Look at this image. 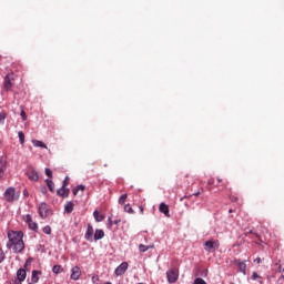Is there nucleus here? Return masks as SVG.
<instances>
[{
  "label": "nucleus",
  "instance_id": "nucleus-17",
  "mask_svg": "<svg viewBox=\"0 0 284 284\" xmlns=\"http://www.w3.org/2000/svg\"><path fill=\"white\" fill-rule=\"evenodd\" d=\"M64 212H67V214H72V212H74V202H68L64 205Z\"/></svg>",
  "mask_w": 284,
  "mask_h": 284
},
{
  "label": "nucleus",
  "instance_id": "nucleus-28",
  "mask_svg": "<svg viewBox=\"0 0 284 284\" xmlns=\"http://www.w3.org/2000/svg\"><path fill=\"white\" fill-rule=\"evenodd\" d=\"M124 212H126L128 214H134V209H132L130 204H125Z\"/></svg>",
  "mask_w": 284,
  "mask_h": 284
},
{
  "label": "nucleus",
  "instance_id": "nucleus-39",
  "mask_svg": "<svg viewBox=\"0 0 284 284\" xmlns=\"http://www.w3.org/2000/svg\"><path fill=\"white\" fill-rule=\"evenodd\" d=\"M75 189H77L78 191L81 190V192H84V191H85V185L80 184V185L75 186Z\"/></svg>",
  "mask_w": 284,
  "mask_h": 284
},
{
  "label": "nucleus",
  "instance_id": "nucleus-35",
  "mask_svg": "<svg viewBox=\"0 0 284 284\" xmlns=\"http://www.w3.org/2000/svg\"><path fill=\"white\" fill-rule=\"evenodd\" d=\"M24 221H26V223H28V225H29V223H32V216H31L30 214H27V215L24 216Z\"/></svg>",
  "mask_w": 284,
  "mask_h": 284
},
{
  "label": "nucleus",
  "instance_id": "nucleus-46",
  "mask_svg": "<svg viewBox=\"0 0 284 284\" xmlns=\"http://www.w3.org/2000/svg\"><path fill=\"white\" fill-rule=\"evenodd\" d=\"M201 194V192H197L195 194H193V196H199Z\"/></svg>",
  "mask_w": 284,
  "mask_h": 284
},
{
  "label": "nucleus",
  "instance_id": "nucleus-1",
  "mask_svg": "<svg viewBox=\"0 0 284 284\" xmlns=\"http://www.w3.org/2000/svg\"><path fill=\"white\" fill-rule=\"evenodd\" d=\"M8 242L6 244L7 250H12L13 254H21L26 250V243L23 242V232L9 230L7 232Z\"/></svg>",
  "mask_w": 284,
  "mask_h": 284
},
{
  "label": "nucleus",
  "instance_id": "nucleus-19",
  "mask_svg": "<svg viewBox=\"0 0 284 284\" xmlns=\"http://www.w3.org/2000/svg\"><path fill=\"white\" fill-rule=\"evenodd\" d=\"M93 216H94L97 223H101V221H103L105 219V215L100 214L99 211H94Z\"/></svg>",
  "mask_w": 284,
  "mask_h": 284
},
{
  "label": "nucleus",
  "instance_id": "nucleus-5",
  "mask_svg": "<svg viewBox=\"0 0 284 284\" xmlns=\"http://www.w3.org/2000/svg\"><path fill=\"white\" fill-rule=\"evenodd\" d=\"M166 278L169 283L179 281V268H171L166 272Z\"/></svg>",
  "mask_w": 284,
  "mask_h": 284
},
{
  "label": "nucleus",
  "instance_id": "nucleus-47",
  "mask_svg": "<svg viewBox=\"0 0 284 284\" xmlns=\"http://www.w3.org/2000/svg\"><path fill=\"white\" fill-rule=\"evenodd\" d=\"M140 212L141 214H143V206H140Z\"/></svg>",
  "mask_w": 284,
  "mask_h": 284
},
{
  "label": "nucleus",
  "instance_id": "nucleus-41",
  "mask_svg": "<svg viewBox=\"0 0 284 284\" xmlns=\"http://www.w3.org/2000/svg\"><path fill=\"white\" fill-rule=\"evenodd\" d=\"M207 185H214V179H209L207 180Z\"/></svg>",
  "mask_w": 284,
  "mask_h": 284
},
{
  "label": "nucleus",
  "instance_id": "nucleus-34",
  "mask_svg": "<svg viewBox=\"0 0 284 284\" xmlns=\"http://www.w3.org/2000/svg\"><path fill=\"white\" fill-rule=\"evenodd\" d=\"M68 185H70V178H65L62 184V187H68Z\"/></svg>",
  "mask_w": 284,
  "mask_h": 284
},
{
  "label": "nucleus",
  "instance_id": "nucleus-21",
  "mask_svg": "<svg viewBox=\"0 0 284 284\" xmlns=\"http://www.w3.org/2000/svg\"><path fill=\"white\" fill-rule=\"evenodd\" d=\"M47 187L49 189L50 192H54V182L52 180L48 179L45 180Z\"/></svg>",
  "mask_w": 284,
  "mask_h": 284
},
{
  "label": "nucleus",
  "instance_id": "nucleus-22",
  "mask_svg": "<svg viewBox=\"0 0 284 284\" xmlns=\"http://www.w3.org/2000/svg\"><path fill=\"white\" fill-rule=\"evenodd\" d=\"M29 230H32L33 232H37L39 230V224H37L34 221L29 222Z\"/></svg>",
  "mask_w": 284,
  "mask_h": 284
},
{
  "label": "nucleus",
  "instance_id": "nucleus-8",
  "mask_svg": "<svg viewBox=\"0 0 284 284\" xmlns=\"http://www.w3.org/2000/svg\"><path fill=\"white\" fill-rule=\"evenodd\" d=\"M84 239L87 241H90V243H92V241H94V227L92 226V224H88L87 232L84 234Z\"/></svg>",
  "mask_w": 284,
  "mask_h": 284
},
{
  "label": "nucleus",
  "instance_id": "nucleus-23",
  "mask_svg": "<svg viewBox=\"0 0 284 284\" xmlns=\"http://www.w3.org/2000/svg\"><path fill=\"white\" fill-rule=\"evenodd\" d=\"M18 136L21 145H23L26 143V134L23 133V131H19Z\"/></svg>",
  "mask_w": 284,
  "mask_h": 284
},
{
  "label": "nucleus",
  "instance_id": "nucleus-44",
  "mask_svg": "<svg viewBox=\"0 0 284 284\" xmlns=\"http://www.w3.org/2000/svg\"><path fill=\"white\" fill-rule=\"evenodd\" d=\"M261 261H262L261 257H257L254 260V263H257V265H258L261 263Z\"/></svg>",
  "mask_w": 284,
  "mask_h": 284
},
{
  "label": "nucleus",
  "instance_id": "nucleus-48",
  "mask_svg": "<svg viewBox=\"0 0 284 284\" xmlns=\"http://www.w3.org/2000/svg\"><path fill=\"white\" fill-rule=\"evenodd\" d=\"M233 201H236V197H234Z\"/></svg>",
  "mask_w": 284,
  "mask_h": 284
},
{
  "label": "nucleus",
  "instance_id": "nucleus-2",
  "mask_svg": "<svg viewBox=\"0 0 284 284\" xmlns=\"http://www.w3.org/2000/svg\"><path fill=\"white\" fill-rule=\"evenodd\" d=\"M221 247V243L219 240H209L204 243V250L205 252H216Z\"/></svg>",
  "mask_w": 284,
  "mask_h": 284
},
{
  "label": "nucleus",
  "instance_id": "nucleus-26",
  "mask_svg": "<svg viewBox=\"0 0 284 284\" xmlns=\"http://www.w3.org/2000/svg\"><path fill=\"white\" fill-rule=\"evenodd\" d=\"M128 201V194H122L120 197H119V204L120 205H125V202Z\"/></svg>",
  "mask_w": 284,
  "mask_h": 284
},
{
  "label": "nucleus",
  "instance_id": "nucleus-11",
  "mask_svg": "<svg viewBox=\"0 0 284 284\" xmlns=\"http://www.w3.org/2000/svg\"><path fill=\"white\" fill-rule=\"evenodd\" d=\"M80 277H81V268L79 266H74L71 270V280L79 281Z\"/></svg>",
  "mask_w": 284,
  "mask_h": 284
},
{
  "label": "nucleus",
  "instance_id": "nucleus-7",
  "mask_svg": "<svg viewBox=\"0 0 284 284\" xmlns=\"http://www.w3.org/2000/svg\"><path fill=\"white\" fill-rule=\"evenodd\" d=\"M129 264L128 262H122L114 271L115 276H123L128 272Z\"/></svg>",
  "mask_w": 284,
  "mask_h": 284
},
{
  "label": "nucleus",
  "instance_id": "nucleus-32",
  "mask_svg": "<svg viewBox=\"0 0 284 284\" xmlns=\"http://www.w3.org/2000/svg\"><path fill=\"white\" fill-rule=\"evenodd\" d=\"M3 261H6V252L2 247H0V263H2Z\"/></svg>",
  "mask_w": 284,
  "mask_h": 284
},
{
  "label": "nucleus",
  "instance_id": "nucleus-18",
  "mask_svg": "<svg viewBox=\"0 0 284 284\" xmlns=\"http://www.w3.org/2000/svg\"><path fill=\"white\" fill-rule=\"evenodd\" d=\"M41 271H32L31 281L32 283H39V276H41Z\"/></svg>",
  "mask_w": 284,
  "mask_h": 284
},
{
  "label": "nucleus",
  "instance_id": "nucleus-13",
  "mask_svg": "<svg viewBox=\"0 0 284 284\" xmlns=\"http://www.w3.org/2000/svg\"><path fill=\"white\" fill-rule=\"evenodd\" d=\"M161 214H164L168 219H170V206L165 203H161L159 207Z\"/></svg>",
  "mask_w": 284,
  "mask_h": 284
},
{
  "label": "nucleus",
  "instance_id": "nucleus-33",
  "mask_svg": "<svg viewBox=\"0 0 284 284\" xmlns=\"http://www.w3.org/2000/svg\"><path fill=\"white\" fill-rule=\"evenodd\" d=\"M193 284H207V282H205V280L197 277L194 280Z\"/></svg>",
  "mask_w": 284,
  "mask_h": 284
},
{
  "label": "nucleus",
  "instance_id": "nucleus-31",
  "mask_svg": "<svg viewBox=\"0 0 284 284\" xmlns=\"http://www.w3.org/2000/svg\"><path fill=\"white\" fill-rule=\"evenodd\" d=\"M42 232L44 234H52V227H50V225H47L43 227Z\"/></svg>",
  "mask_w": 284,
  "mask_h": 284
},
{
  "label": "nucleus",
  "instance_id": "nucleus-36",
  "mask_svg": "<svg viewBox=\"0 0 284 284\" xmlns=\"http://www.w3.org/2000/svg\"><path fill=\"white\" fill-rule=\"evenodd\" d=\"M251 278H252V281H256L257 278H262V277H261V275H258V273L253 272Z\"/></svg>",
  "mask_w": 284,
  "mask_h": 284
},
{
  "label": "nucleus",
  "instance_id": "nucleus-20",
  "mask_svg": "<svg viewBox=\"0 0 284 284\" xmlns=\"http://www.w3.org/2000/svg\"><path fill=\"white\" fill-rule=\"evenodd\" d=\"M32 143H33L34 148H44L45 150H48V145H45V143H43L39 140H32Z\"/></svg>",
  "mask_w": 284,
  "mask_h": 284
},
{
  "label": "nucleus",
  "instance_id": "nucleus-4",
  "mask_svg": "<svg viewBox=\"0 0 284 284\" xmlns=\"http://www.w3.org/2000/svg\"><path fill=\"white\" fill-rule=\"evenodd\" d=\"M247 261H241V260H233L232 264L236 265L239 272H241L242 274H247Z\"/></svg>",
  "mask_w": 284,
  "mask_h": 284
},
{
  "label": "nucleus",
  "instance_id": "nucleus-6",
  "mask_svg": "<svg viewBox=\"0 0 284 284\" xmlns=\"http://www.w3.org/2000/svg\"><path fill=\"white\" fill-rule=\"evenodd\" d=\"M38 212L41 219H48V212H50V207L45 202L39 204Z\"/></svg>",
  "mask_w": 284,
  "mask_h": 284
},
{
  "label": "nucleus",
  "instance_id": "nucleus-45",
  "mask_svg": "<svg viewBox=\"0 0 284 284\" xmlns=\"http://www.w3.org/2000/svg\"><path fill=\"white\" fill-rule=\"evenodd\" d=\"M217 183H224V182H223V179H220V178H219V179H217Z\"/></svg>",
  "mask_w": 284,
  "mask_h": 284
},
{
  "label": "nucleus",
  "instance_id": "nucleus-25",
  "mask_svg": "<svg viewBox=\"0 0 284 284\" xmlns=\"http://www.w3.org/2000/svg\"><path fill=\"white\" fill-rule=\"evenodd\" d=\"M52 272L53 274H61V272H63V267L61 265H54L52 267Z\"/></svg>",
  "mask_w": 284,
  "mask_h": 284
},
{
  "label": "nucleus",
  "instance_id": "nucleus-9",
  "mask_svg": "<svg viewBox=\"0 0 284 284\" xmlns=\"http://www.w3.org/2000/svg\"><path fill=\"white\" fill-rule=\"evenodd\" d=\"M6 170H8V160L6 158H0V179H3L6 174Z\"/></svg>",
  "mask_w": 284,
  "mask_h": 284
},
{
  "label": "nucleus",
  "instance_id": "nucleus-40",
  "mask_svg": "<svg viewBox=\"0 0 284 284\" xmlns=\"http://www.w3.org/2000/svg\"><path fill=\"white\" fill-rule=\"evenodd\" d=\"M41 192L42 194H48V189H45V186H41Z\"/></svg>",
  "mask_w": 284,
  "mask_h": 284
},
{
  "label": "nucleus",
  "instance_id": "nucleus-42",
  "mask_svg": "<svg viewBox=\"0 0 284 284\" xmlns=\"http://www.w3.org/2000/svg\"><path fill=\"white\" fill-rule=\"evenodd\" d=\"M77 194H79V189H73V196H77Z\"/></svg>",
  "mask_w": 284,
  "mask_h": 284
},
{
  "label": "nucleus",
  "instance_id": "nucleus-38",
  "mask_svg": "<svg viewBox=\"0 0 284 284\" xmlns=\"http://www.w3.org/2000/svg\"><path fill=\"white\" fill-rule=\"evenodd\" d=\"M45 175H47L49 179H52V170L45 169Z\"/></svg>",
  "mask_w": 284,
  "mask_h": 284
},
{
  "label": "nucleus",
  "instance_id": "nucleus-37",
  "mask_svg": "<svg viewBox=\"0 0 284 284\" xmlns=\"http://www.w3.org/2000/svg\"><path fill=\"white\" fill-rule=\"evenodd\" d=\"M22 121H28V115H26V111H21L20 113Z\"/></svg>",
  "mask_w": 284,
  "mask_h": 284
},
{
  "label": "nucleus",
  "instance_id": "nucleus-27",
  "mask_svg": "<svg viewBox=\"0 0 284 284\" xmlns=\"http://www.w3.org/2000/svg\"><path fill=\"white\" fill-rule=\"evenodd\" d=\"M8 118V114L6 112H0V124L3 125L6 123V119Z\"/></svg>",
  "mask_w": 284,
  "mask_h": 284
},
{
  "label": "nucleus",
  "instance_id": "nucleus-24",
  "mask_svg": "<svg viewBox=\"0 0 284 284\" xmlns=\"http://www.w3.org/2000/svg\"><path fill=\"white\" fill-rule=\"evenodd\" d=\"M215 187H217V190H220V192H223V190L227 189V182H222L215 185Z\"/></svg>",
  "mask_w": 284,
  "mask_h": 284
},
{
  "label": "nucleus",
  "instance_id": "nucleus-30",
  "mask_svg": "<svg viewBox=\"0 0 284 284\" xmlns=\"http://www.w3.org/2000/svg\"><path fill=\"white\" fill-rule=\"evenodd\" d=\"M108 221L109 227H112V223H114V225H119L121 223V220H115L114 222H112V217H109Z\"/></svg>",
  "mask_w": 284,
  "mask_h": 284
},
{
  "label": "nucleus",
  "instance_id": "nucleus-3",
  "mask_svg": "<svg viewBox=\"0 0 284 284\" xmlns=\"http://www.w3.org/2000/svg\"><path fill=\"white\" fill-rule=\"evenodd\" d=\"M12 85H14V73H9L4 78V90H7V92H10V90H12Z\"/></svg>",
  "mask_w": 284,
  "mask_h": 284
},
{
  "label": "nucleus",
  "instance_id": "nucleus-15",
  "mask_svg": "<svg viewBox=\"0 0 284 284\" xmlns=\"http://www.w3.org/2000/svg\"><path fill=\"white\" fill-rule=\"evenodd\" d=\"M103 236H105V232H103V230H101V229H97L93 234V241H101V239H103Z\"/></svg>",
  "mask_w": 284,
  "mask_h": 284
},
{
  "label": "nucleus",
  "instance_id": "nucleus-10",
  "mask_svg": "<svg viewBox=\"0 0 284 284\" xmlns=\"http://www.w3.org/2000/svg\"><path fill=\"white\" fill-rule=\"evenodd\" d=\"M14 196H16L14 187H9L6 190L4 197L9 203H12V201H14Z\"/></svg>",
  "mask_w": 284,
  "mask_h": 284
},
{
  "label": "nucleus",
  "instance_id": "nucleus-14",
  "mask_svg": "<svg viewBox=\"0 0 284 284\" xmlns=\"http://www.w3.org/2000/svg\"><path fill=\"white\" fill-rule=\"evenodd\" d=\"M58 196H62L64 199H68L70 196V189H67L65 186H62L58 190Z\"/></svg>",
  "mask_w": 284,
  "mask_h": 284
},
{
  "label": "nucleus",
  "instance_id": "nucleus-29",
  "mask_svg": "<svg viewBox=\"0 0 284 284\" xmlns=\"http://www.w3.org/2000/svg\"><path fill=\"white\" fill-rule=\"evenodd\" d=\"M152 246H148V245H143V244H140L139 245V251L140 252H148V250H151Z\"/></svg>",
  "mask_w": 284,
  "mask_h": 284
},
{
  "label": "nucleus",
  "instance_id": "nucleus-12",
  "mask_svg": "<svg viewBox=\"0 0 284 284\" xmlns=\"http://www.w3.org/2000/svg\"><path fill=\"white\" fill-rule=\"evenodd\" d=\"M27 176L29 181H39V173L34 169L27 171Z\"/></svg>",
  "mask_w": 284,
  "mask_h": 284
},
{
  "label": "nucleus",
  "instance_id": "nucleus-43",
  "mask_svg": "<svg viewBox=\"0 0 284 284\" xmlns=\"http://www.w3.org/2000/svg\"><path fill=\"white\" fill-rule=\"evenodd\" d=\"M23 196H30V192H28V190H23Z\"/></svg>",
  "mask_w": 284,
  "mask_h": 284
},
{
  "label": "nucleus",
  "instance_id": "nucleus-16",
  "mask_svg": "<svg viewBox=\"0 0 284 284\" xmlns=\"http://www.w3.org/2000/svg\"><path fill=\"white\" fill-rule=\"evenodd\" d=\"M26 276H28V274L26 273V270L20 268L17 272V278L18 281H20V283H22V281H26Z\"/></svg>",
  "mask_w": 284,
  "mask_h": 284
}]
</instances>
